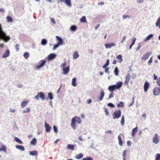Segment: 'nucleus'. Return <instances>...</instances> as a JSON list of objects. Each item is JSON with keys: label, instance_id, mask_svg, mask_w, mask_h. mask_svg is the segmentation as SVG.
Returning a JSON list of instances; mask_svg holds the SVG:
<instances>
[{"label": "nucleus", "instance_id": "nucleus-1", "mask_svg": "<svg viewBox=\"0 0 160 160\" xmlns=\"http://www.w3.org/2000/svg\"><path fill=\"white\" fill-rule=\"evenodd\" d=\"M10 36L7 35L3 31L2 25L0 24V41L2 40L5 42H7L10 40Z\"/></svg>", "mask_w": 160, "mask_h": 160}, {"label": "nucleus", "instance_id": "nucleus-2", "mask_svg": "<svg viewBox=\"0 0 160 160\" xmlns=\"http://www.w3.org/2000/svg\"><path fill=\"white\" fill-rule=\"evenodd\" d=\"M77 122L78 124H80L82 121L80 118L78 116H75L72 119L71 125L72 127L74 130L76 129L75 122Z\"/></svg>", "mask_w": 160, "mask_h": 160}, {"label": "nucleus", "instance_id": "nucleus-3", "mask_svg": "<svg viewBox=\"0 0 160 160\" xmlns=\"http://www.w3.org/2000/svg\"><path fill=\"white\" fill-rule=\"evenodd\" d=\"M121 111L119 109L115 111L112 115L113 118L114 119L118 118L121 116Z\"/></svg>", "mask_w": 160, "mask_h": 160}, {"label": "nucleus", "instance_id": "nucleus-4", "mask_svg": "<svg viewBox=\"0 0 160 160\" xmlns=\"http://www.w3.org/2000/svg\"><path fill=\"white\" fill-rule=\"evenodd\" d=\"M40 98L42 100H44L45 99V97L44 94L42 92H38L37 95L35 96V98L37 100L39 99Z\"/></svg>", "mask_w": 160, "mask_h": 160}, {"label": "nucleus", "instance_id": "nucleus-5", "mask_svg": "<svg viewBox=\"0 0 160 160\" xmlns=\"http://www.w3.org/2000/svg\"><path fill=\"white\" fill-rule=\"evenodd\" d=\"M153 142L155 144H158L160 141L159 136L157 134L153 136L152 138Z\"/></svg>", "mask_w": 160, "mask_h": 160}, {"label": "nucleus", "instance_id": "nucleus-6", "mask_svg": "<svg viewBox=\"0 0 160 160\" xmlns=\"http://www.w3.org/2000/svg\"><path fill=\"white\" fill-rule=\"evenodd\" d=\"M152 54L151 52H148L145 53L143 56H142L141 59L142 60L145 61L148 58L150 55Z\"/></svg>", "mask_w": 160, "mask_h": 160}, {"label": "nucleus", "instance_id": "nucleus-7", "mask_svg": "<svg viewBox=\"0 0 160 160\" xmlns=\"http://www.w3.org/2000/svg\"><path fill=\"white\" fill-rule=\"evenodd\" d=\"M46 63V60H41L39 62V63H40V64L39 65H37L36 67L37 68L39 69V68L43 67L45 65Z\"/></svg>", "mask_w": 160, "mask_h": 160}, {"label": "nucleus", "instance_id": "nucleus-8", "mask_svg": "<svg viewBox=\"0 0 160 160\" xmlns=\"http://www.w3.org/2000/svg\"><path fill=\"white\" fill-rule=\"evenodd\" d=\"M153 92L155 96L158 95L160 94V88H155L154 89Z\"/></svg>", "mask_w": 160, "mask_h": 160}, {"label": "nucleus", "instance_id": "nucleus-9", "mask_svg": "<svg viewBox=\"0 0 160 160\" xmlns=\"http://www.w3.org/2000/svg\"><path fill=\"white\" fill-rule=\"evenodd\" d=\"M149 87V83L148 82H145L144 85V91L145 92H147Z\"/></svg>", "mask_w": 160, "mask_h": 160}, {"label": "nucleus", "instance_id": "nucleus-10", "mask_svg": "<svg viewBox=\"0 0 160 160\" xmlns=\"http://www.w3.org/2000/svg\"><path fill=\"white\" fill-rule=\"evenodd\" d=\"M116 45V44L114 43H107L105 45L106 48H111L112 47H114Z\"/></svg>", "mask_w": 160, "mask_h": 160}, {"label": "nucleus", "instance_id": "nucleus-11", "mask_svg": "<svg viewBox=\"0 0 160 160\" xmlns=\"http://www.w3.org/2000/svg\"><path fill=\"white\" fill-rule=\"evenodd\" d=\"M62 70L63 71V73L64 74H67L69 71V67H68L66 68H62Z\"/></svg>", "mask_w": 160, "mask_h": 160}, {"label": "nucleus", "instance_id": "nucleus-12", "mask_svg": "<svg viewBox=\"0 0 160 160\" xmlns=\"http://www.w3.org/2000/svg\"><path fill=\"white\" fill-rule=\"evenodd\" d=\"M105 95V93L103 91H101L100 92V96L98 97V99L100 101L102 100Z\"/></svg>", "mask_w": 160, "mask_h": 160}, {"label": "nucleus", "instance_id": "nucleus-13", "mask_svg": "<svg viewBox=\"0 0 160 160\" xmlns=\"http://www.w3.org/2000/svg\"><path fill=\"white\" fill-rule=\"evenodd\" d=\"M131 77V75L130 74H128L125 77V84L126 85H128V82L130 80V78Z\"/></svg>", "mask_w": 160, "mask_h": 160}, {"label": "nucleus", "instance_id": "nucleus-14", "mask_svg": "<svg viewBox=\"0 0 160 160\" xmlns=\"http://www.w3.org/2000/svg\"><path fill=\"white\" fill-rule=\"evenodd\" d=\"M45 126L46 132L47 133L49 132L51 128V127L46 123H45Z\"/></svg>", "mask_w": 160, "mask_h": 160}, {"label": "nucleus", "instance_id": "nucleus-15", "mask_svg": "<svg viewBox=\"0 0 160 160\" xmlns=\"http://www.w3.org/2000/svg\"><path fill=\"white\" fill-rule=\"evenodd\" d=\"M10 54V51L9 50H7L2 55V57L5 58L8 57Z\"/></svg>", "mask_w": 160, "mask_h": 160}, {"label": "nucleus", "instance_id": "nucleus-16", "mask_svg": "<svg viewBox=\"0 0 160 160\" xmlns=\"http://www.w3.org/2000/svg\"><path fill=\"white\" fill-rule=\"evenodd\" d=\"M122 85V82H118L115 85V87L116 89H119L120 88H121Z\"/></svg>", "mask_w": 160, "mask_h": 160}, {"label": "nucleus", "instance_id": "nucleus-17", "mask_svg": "<svg viewBox=\"0 0 160 160\" xmlns=\"http://www.w3.org/2000/svg\"><path fill=\"white\" fill-rule=\"evenodd\" d=\"M122 85V82H118L115 85V87L116 89H119L120 88H121Z\"/></svg>", "mask_w": 160, "mask_h": 160}, {"label": "nucleus", "instance_id": "nucleus-18", "mask_svg": "<svg viewBox=\"0 0 160 160\" xmlns=\"http://www.w3.org/2000/svg\"><path fill=\"white\" fill-rule=\"evenodd\" d=\"M56 56L55 54L54 53H51L49 54L48 57V60H50L54 58Z\"/></svg>", "mask_w": 160, "mask_h": 160}, {"label": "nucleus", "instance_id": "nucleus-19", "mask_svg": "<svg viewBox=\"0 0 160 160\" xmlns=\"http://www.w3.org/2000/svg\"><path fill=\"white\" fill-rule=\"evenodd\" d=\"M56 38L58 41V44H59V45L62 44L63 42L62 38L58 36H56Z\"/></svg>", "mask_w": 160, "mask_h": 160}, {"label": "nucleus", "instance_id": "nucleus-20", "mask_svg": "<svg viewBox=\"0 0 160 160\" xmlns=\"http://www.w3.org/2000/svg\"><path fill=\"white\" fill-rule=\"evenodd\" d=\"M7 147L5 145H2L1 146L0 148V152L3 151L4 152H6Z\"/></svg>", "mask_w": 160, "mask_h": 160}, {"label": "nucleus", "instance_id": "nucleus-21", "mask_svg": "<svg viewBox=\"0 0 160 160\" xmlns=\"http://www.w3.org/2000/svg\"><path fill=\"white\" fill-rule=\"evenodd\" d=\"M115 89H116L114 85L110 86L108 88V90L111 92H113Z\"/></svg>", "mask_w": 160, "mask_h": 160}, {"label": "nucleus", "instance_id": "nucleus-22", "mask_svg": "<svg viewBox=\"0 0 160 160\" xmlns=\"http://www.w3.org/2000/svg\"><path fill=\"white\" fill-rule=\"evenodd\" d=\"M83 155L82 153H80L78 154H76L75 156V158L77 159H80L83 157Z\"/></svg>", "mask_w": 160, "mask_h": 160}, {"label": "nucleus", "instance_id": "nucleus-23", "mask_svg": "<svg viewBox=\"0 0 160 160\" xmlns=\"http://www.w3.org/2000/svg\"><path fill=\"white\" fill-rule=\"evenodd\" d=\"M138 129V127H136V128H134L132 131V136H134L135 135V133L137 132Z\"/></svg>", "mask_w": 160, "mask_h": 160}, {"label": "nucleus", "instance_id": "nucleus-24", "mask_svg": "<svg viewBox=\"0 0 160 160\" xmlns=\"http://www.w3.org/2000/svg\"><path fill=\"white\" fill-rule=\"evenodd\" d=\"M74 145L71 144H68L67 146V148L68 149L74 150Z\"/></svg>", "mask_w": 160, "mask_h": 160}, {"label": "nucleus", "instance_id": "nucleus-25", "mask_svg": "<svg viewBox=\"0 0 160 160\" xmlns=\"http://www.w3.org/2000/svg\"><path fill=\"white\" fill-rule=\"evenodd\" d=\"M118 61V62H121L122 61V56L121 55H119L117 57Z\"/></svg>", "mask_w": 160, "mask_h": 160}, {"label": "nucleus", "instance_id": "nucleus-26", "mask_svg": "<svg viewBox=\"0 0 160 160\" xmlns=\"http://www.w3.org/2000/svg\"><path fill=\"white\" fill-rule=\"evenodd\" d=\"M118 139L119 141L118 143L119 145L122 146L123 145V142L122 140L121 137L120 136H118Z\"/></svg>", "mask_w": 160, "mask_h": 160}, {"label": "nucleus", "instance_id": "nucleus-27", "mask_svg": "<svg viewBox=\"0 0 160 160\" xmlns=\"http://www.w3.org/2000/svg\"><path fill=\"white\" fill-rule=\"evenodd\" d=\"M156 26L157 27H158L160 29V17H159L156 23Z\"/></svg>", "mask_w": 160, "mask_h": 160}, {"label": "nucleus", "instance_id": "nucleus-28", "mask_svg": "<svg viewBox=\"0 0 160 160\" xmlns=\"http://www.w3.org/2000/svg\"><path fill=\"white\" fill-rule=\"evenodd\" d=\"M79 55L78 52H75L73 53V58L75 59H76L79 57Z\"/></svg>", "mask_w": 160, "mask_h": 160}, {"label": "nucleus", "instance_id": "nucleus-29", "mask_svg": "<svg viewBox=\"0 0 160 160\" xmlns=\"http://www.w3.org/2000/svg\"><path fill=\"white\" fill-rule=\"evenodd\" d=\"M16 147L17 149L20 150L22 151H24L25 150L24 147L22 146L16 145Z\"/></svg>", "mask_w": 160, "mask_h": 160}, {"label": "nucleus", "instance_id": "nucleus-30", "mask_svg": "<svg viewBox=\"0 0 160 160\" xmlns=\"http://www.w3.org/2000/svg\"><path fill=\"white\" fill-rule=\"evenodd\" d=\"M76 78H73L72 80V85L74 87L76 86L77 85V84L75 82L76 81Z\"/></svg>", "mask_w": 160, "mask_h": 160}, {"label": "nucleus", "instance_id": "nucleus-31", "mask_svg": "<svg viewBox=\"0 0 160 160\" xmlns=\"http://www.w3.org/2000/svg\"><path fill=\"white\" fill-rule=\"evenodd\" d=\"M37 143V140L35 138H33L31 141L30 143L31 145H35Z\"/></svg>", "mask_w": 160, "mask_h": 160}, {"label": "nucleus", "instance_id": "nucleus-32", "mask_svg": "<svg viewBox=\"0 0 160 160\" xmlns=\"http://www.w3.org/2000/svg\"><path fill=\"white\" fill-rule=\"evenodd\" d=\"M153 36V35L152 34H151L148 36L144 40V41H147L149 40L150 38H152Z\"/></svg>", "mask_w": 160, "mask_h": 160}, {"label": "nucleus", "instance_id": "nucleus-33", "mask_svg": "<svg viewBox=\"0 0 160 160\" xmlns=\"http://www.w3.org/2000/svg\"><path fill=\"white\" fill-rule=\"evenodd\" d=\"M7 20V22H12L13 21L12 19V17L10 16H7L6 18Z\"/></svg>", "mask_w": 160, "mask_h": 160}, {"label": "nucleus", "instance_id": "nucleus-34", "mask_svg": "<svg viewBox=\"0 0 160 160\" xmlns=\"http://www.w3.org/2000/svg\"><path fill=\"white\" fill-rule=\"evenodd\" d=\"M65 3L68 6L71 7V4L70 0H65Z\"/></svg>", "mask_w": 160, "mask_h": 160}, {"label": "nucleus", "instance_id": "nucleus-35", "mask_svg": "<svg viewBox=\"0 0 160 160\" xmlns=\"http://www.w3.org/2000/svg\"><path fill=\"white\" fill-rule=\"evenodd\" d=\"M80 21L82 22H86L87 21L86 20L85 17L83 16L80 19Z\"/></svg>", "mask_w": 160, "mask_h": 160}, {"label": "nucleus", "instance_id": "nucleus-36", "mask_svg": "<svg viewBox=\"0 0 160 160\" xmlns=\"http://www.w3.org/2000/svg\"><path fill=\"white\" fill-rule=\"evenodd\" d=\"M109 60L108 59L107 60L106 63L102 67L104 68H106L109 64Z\"/></svg>", "mask_w": 160, "mask_h": 160}, {"label": "nucleus", "instance_id": "nucleus-37", "mask_svg": "<svg viewBox=\"0 0 160 160\" xmlns=\"http://www.w3.org/2000/svg\"><path fill=\"white\" fill-rule=\"evenodd\" d=\"M70 30L72 31H75L77 29V27L75 25H73L70 27Z\"/></svg>", "mask_w": 160, "mask_h": 160}, {"label": "nucleus", "instance_id": "nucleus-38", "mask_svg": "<svg viewBox=\"0 0 160 160\" xmlns=\"http://www.w3.org/2000/svg\"><path fill=\"white\" fill-rule=\"evenodd\" d=\"M15 141L17 142L19 144H22V142L21 141V140L19 139L18 138H17V137H15Z\"/></svg>", "mask_w": 160, "mask_h": 160}, {"label": "nucleus", "instance_id": "nucleus-39", "mask_svg": "<svg viewBox=\"0 0 160 160\" xmlns=\"http://www.w3.org/2000/svg\"><path fill=\"white\" fill-rule=\"evenodd\" d=\"M28 102V101L23 102L21 104V106L22 107H25L27 105Z\"/></svg>", "mask_w": 160, "mask_h": 160}, {"label": "nucleus", "instance_id": "nucleus-40", "mask_svg": "<svg viewBox=\"0 0 160 160\" xmlns=\"http://www.w3.org/2000/svg\"><path fill=\"white\" fill-rule=\"evenodd\" d=\"M47 41L45 39H42L41 41V44L43 45H45L47 43Z\"/></svg>", "mask_w": 160, "mask_h": 160}, {"label": "nucleus", "instance_id": "nucleus-41", "mask_svg": "<svg viewBox=\"0 0 160 160\" xmlns=\"http://www.w3.org/2000/svg\"><path fill=\"white\" fill-rule=\"evenodd\" d=\"M30 154L33 156L37 155V152L36 151H33L30 152Z\"/></svg>", "mask_w": 160, "mask_h": 160}, {"label": "nucleus", "instance_id": "nucleus-42", "mask_svg": "<svg viewBox=\"0 0 160 160\" xmlns=\"http://www.w3.org/2000/svg\"><path fill=\"white\" fill-rule=\"evenodd\" d=\"M114 72L116 76H118V68L117 67L115 68Z\"/></svg>", "mask_w": 160, "mask_h": 160}, {"label": "nucleus", "instance_id": "nucleus-43", "mask_svg": "<svg viewBox=\"0 0 160 160\" xmlns=\"http://www.w3.org/2000/svg\"><path fill=\"white\" fill-rule=\"evenodd\" d=\"M124 116L123 115L122 117L121 121V123L122 125H124Z\"/></svg>", "mask_w": 160, "mask_h": 160}, {"label": "nucleus", "instance_id": "nucleus-44", "mask_svg": "<svg viewBox=\"0 0 160 160\" xmlns=\"http://www.w3.org/2000/svg\"><path fill=\"white\" fill-rule=\"evenodd\" d=\"M29 56V54L27 52H25L23 56L25 59H27Z\"/></svg>", "mask_w": 160, "mask_h": 160}, {"label": "nucleus", "instance_id": "nucleus-45", "mask_svg": "<svg viewBox=\"0 0 160 160\" xmlns=\"http://www.w3.org/2000/svg\"><path fill=\"white\" fill-rule=\"evenodd\" d=\"M155 160H160V153L156 154Z\"/></svg>", "mask_w": 160, "mask_h": 160}, {"label": "nucleus", "instance_id": "nucleus-46", "mask_svg": "<svg viewBox=\"0 0 160 160\" xmlns=\"http://www.w3.org/2000/svg\"><path fill=\"white\" fill-rule=\"evenodd\" d=\"M48 98L50 100H52L53 98V97L52 96V94L51 93H48Z\"/></svg>", "mask_w": 160, "mask_h": 160}, {"label": "nucleus", "instance_id": "nucleus-47", "mask_svg": "<svg viewBox=\"0 0 160 160\" xmlns=\"http://www.w3.org/2000/svg\"><path fill=\"white\" fill-rule=\"evenodd\" d=\"M117 106L118 107H123L124 106L123 103L122 102H121L117 105Z\"/></svg>", "mask_w": 160, "mask_h": 160}, {"label": "nucleus", "instance_id": "nucleus-48", "mask_svg": "<svg viewBox=\"0 0 160 160\" xmlns=\"http://www.w3.org/2000/svg\"><path fill=\"white\" fill-rule=\"evenodd\" d=\"M92 158L91 157H87L83 158L82 160H92Z\"/></svg>", "mask_w": 160, "mask_h": 160}, {"label": "nucleus", "instance_id": "nucleus-49", "mask_svg": "<svg viewBox=\"0 0 160 160\" xmlns=\"http://www.w3.org/2000/svg\"><path fill=\"white\" fill-rule=\"evenodd\" d=\"M127 151L128 150H125L123 151L122 156L124 157H126Z\"/></svg>", "mask_w": 160, "mask_h": 160}, {"label": "nucleus", "instance_id": "nucleus-50", "mask_svg": "<svg viewBox=\"0 0 160 160\" xmlns=\"http://www.w3.org/2000/svg\"><path fill=\"white\" fill-rule=\"evenodd\" d=\"M66 62H64L63 63H62V65H61V68L62 69V68H65V67H66Z\"/></svg>", "mask_w": 160, "mask_h": 160}, {"label": "nucleus", "instance_id": "nucleus-51", "mask_svg": "<svg viewBox=\"0 0 160 160\" xmlns=\"http://www.w3.org/2000/svg\"><path fill=\"white\" fill-rule=\"evenodd\" d=\"M53 128L54 132L57 133L58 132V130L56 127L55 126H53Z\"/></svg>", "mask_w": 160, "mask_h": 160}, {"label": "nucleus", "instance_id": "nucleus-52", "mask_svg": "<svg viewBox=\"0 0 160 160\" xmlns=\"http://www.w3.org/2000/svg\"><path fill=\"white\" fill-rule=\"evenodd\" d=\"M19 46H20V45L18 44H17L16 45L15 48L17 51H19Z\"/></svg>", "mask_w": 160, "mask_h": 160}, {"label": "nucleus", "instance_id": "nucleus-53", "mask_svg": "<svg viewBox=\"0 0 160 160\" xmlns=\"http://www.w3.org/2000/svg\"><path fill=\"white\" fill-rule=\"evenodd\" d=\"M104 110H105V112L106 114L107 115H108L109 113L108 110L106 108H104Z\"/></svg>", "mask_w": 160, "mask_h": 160}, {"label": "nucleus", "instance_id": "nucleus-54", "mask_svg": "<svg viewBox=\"0 0 160 160\" xmlns=\"http://www.w3.org/2000/svg\"><path fill=\"white\" fill-rule=\"evenodd\" d=\"M59 44H58V43L54 45L53 47V50L55 49L56 48H58L59 47Z\"/></svg>", "mask_w": 160, "mask_h": 160}, {"label": "nucleus", "instance_id": "nucleus-55", "mask_svg": "<svg viewBox=\"0 0 160 160\" xmlns=\"http://www.w3.org/2000/svg\"><path fill=\"white\" fill-rule=\"evenodd\" d=\"M136 40V38H134L132 40V43L131 44L132 45H133L135 44V41Z\"/></svg>", "mask_w": 160, "mask_h": 160}, {"label": "nucleus", "instance_id": "nucleus-56", "mask_svg": "<svg viewBox=\"0 0 160 160\" xmlns=\"http://www.w3.org/2000/svg\"><path fill=\"white\" fill-rule=\"evenodd\" d=\"M152 57H151L150 58L149 60L148 61V64L149 65H150L151 64V63L152 62Z\"/></svg>", "mask_w": 160, "mask_h": 160}, {"label": "nucleus", "instance_id": "nucleus-57", "mask_svg": "<svg viewBox=\"0 0 160 160\" xmlns=\"http://www.w3.org/2000/svg\"><path fill=\"white\" fill-rule=\"evenodd\" d=\"M157 83L158 85L160 86V78H159L158 79V80L157 81Z\"/></svg>", "mask_w": 160, "mask_h": 160}, {"label": "nucleus", "instance_id": "nucleus-58", "mask_svg": "<svg viewBox=\"0 0 160 160\" xmlns=\"http://www.w3.org/2000/svg\"><path fill=\"white\" fill-rule=\"evenodd\" d=\"M50 20H51V22H52L53 23L55 24L56 22H55V21L54 18H51Z\"/></svg>", "mask_w": 160, "mask_h": 160}, {"label": "nucleus", "instance_id": "nucleus-59", "mask_svg": "<svg viewBox=\"0 0 160 160\" xmlns=\"http://www.w3.org/2000/svg\"><path fill=\"white\" fill-rule=\"evenodd\" d=\"M114 96L113 93H110L109 96V98H111L112 97H113Z\"/></svg>", "mask_w": 160, "mask_h": 160}, {"label": "nucleus", "instance_id": "nucleus-60", "mask_svg": "<svg viewBox=\"0 0 160 160\" xmlns=\"http://www.w3.org/2000/svg\"><path fill=\"white\" fill-rule=\"evenodd\" d=\"M122 17L123 19H125L128 18H130V17L128 15H123L122 16Z\"/></svg>", "mask_w": 160, "mask_h": 160}, {"label": "nucleus", "instance_id": "nucleus-61", "mask_svg": "<svg viewBox=\"0 0 160 160\" xmlns=\"http://www.w3.org/2000/svg\"><path fill=\"white\" fill-rule=\"evenodd\" d=\"M108 106H109V107H114V106H115L113 104L111 103H109L108 104Z\"/></svg>", "mask_w": 160, "mask_h": 160}, {"label": "nucleus", "instance_id": "nucleus-62", "mask_svg": "<svg viewBox=\"0 0 160 160\" xmlns=\"http://www.w3.org/2000/svg\"><path fill=\"white\" fill-rule=\"evenodd\" d=\"M105 69V72L106 73H108L109 72V69L108 68H106Z\"/></svg>", "mask_w": 160, "mask_h": 160}, {"label": "nucleus", "instance_id": "nucleus-63", "mask_svg": "<svg viewBox=\"0 0 160 160\" xmlns=\"http://www.w3.org/2000/svg\"><path fill=\"white\" fill-rule=\"evenodd\" d=\"M141 47V46L140 44H139L138 45L137 48H136V50L138 51V50H139L140 48Z\"/></svg>", "mask_w": 160, "mask_h": 160}, {"label": "nucleus", "instance_id": "nucleus-64", "mask_svg": "<svg viewBox=\"0 0 160 160\" xmlns=\"http://www.w3.org/2000/svg\"><path fill=\"white\" fill-rule=\"evenodd\" d=\"M126 38V36H123L122 38V40L121 42L122 43L125 40Z\"/></svg>", "mask_w": 160, "mask_h": 160}]
</instances>
